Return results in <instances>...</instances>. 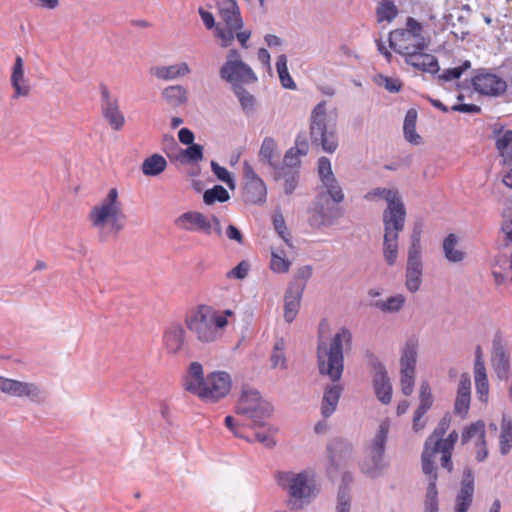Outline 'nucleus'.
<instances>
[{"mask_svg":"<svg viewBox=\"0 0 512 512\" xmlns=\"http://www.w3.org/2000/svg\"><path fill=\"white\" fill-rule=\"evenodd\" d=\"M317 171L321 185L311 210L310 219L316 225H329L332 223L335 215L333 206L325 197L328 196L334 203L339 204L344 200L345 195L327 157L319 158Z\"/></svg>","mask_w":512,"mask_h":512,"instance_id":"nucleus-4","label":"nucleus"},{"mask_svg":"<svg viewBox=\"0 0 512 512\" xmlns=\"http://www.w3.org/2000/svg\"><path fill=\"white\" fill-rule=\"evenodd\" d=\"M399 14V9L392 0H381L376 8L379 23H391Z\"/></svg>","mask_w":512,"mask_h":512,"instance_id":"nucleus-39","label":"nucleus"},{"mask_svg":"<svg viewBox=\"0 0 512 512\" xmlns=\"http://www.w3.org/2000/svg\"><path fill=\"white\" fill-rule=\"evenodd\" d=\"M220 22L233 28H242L243 20L236 0H221L218 3Z\"/></svg>","mask_w":512,"mask_h":512,"instance_id":"nucleus-28","label":"nucleus"},{"mask_svg":"<svg viewBox=\"0 0 512 512\" xmlns=\"http://www.w3.org/2000/svg\"><path fill=\"white\" fill-rule=\"evenodd\" d=\"M229 198L228 191L221 185H215L213 188L206 190L203 194V201L206 205H211L215 202H226Z\"/></svg>","mask_w":512,"mask_h":512,"instance_id":"nucleus-47","label":"nucleus"},{"mask_svg":"<svg viewBox=\"0 0 512 512\" xmlns=\"http://www.w3.org/2000/svg\"><path fill=\"white\" fill-rule=\"evenodd\" d=\"M303 287H289L284 296V318L286 322L291 323L297 316Z\"/></svg>","mask_w":512,"mask_h":512,"instance_id":"nucleus-31","label":"nucleus"},{"mask_svg":"<svg viewBox=\"0 0 512 512\" xmlns=\"http://www.w3.org/2000/svg\"><path fill=\"white\" fill-rule=\"evenodd\" d=\"M373 385L377 398L383 404H388L392 399V385L386 369L381 363H376L373 366Z\"/></svg>","mask_w":512,"mask_h":512,"instance_id":"nucleus-24","label":"nucleus"},{"mask_svg":"<svg viewBox=\"0 0 512 512\" xmlns=\"http://www.w3.org/2000/svg\"><path fill=\"white\" fill-rule=\"evenodd\" d=\"M101 109L104 118L108 121L112 129L119 131L125 124V117L120 111L119 103L116 98H112L106 86L101 87Z\"/></svg>","mask_w":512,"mask_h":512,"instance_id":"nucleus-18","label":"nucleus"},{"mask_svg":"<svg viewBox=\"0 0 512 512\" xmlns=\"http://www.w3.org/2000/svg\"><path fill=\"white\" fill-rule=\"evenodd\" d=\"M382 252L387 265L396 264L399 254V234L384 232Z\"/></svg>","mask_w":512,"mask_h":512,"instance_id":"nucleus-33","label":"nucleus"},{"mask_svg":"<svg viewBox=\"0 0 512 512\" xmlns=\"http://www.w3.org/2000/svg\"><path fill=\"white\" fill-rule=\"evenodd\" d=\"M501 233L505 244L512 245V218L503 221L501 226Z\"/></svg>","mask_w":512,"mask_h":512,"instance_id":"nucleus-64","label":"nucleus"},{"mask_svg":"<svg viewBox=\"0 0 512 512\" xmlns=\"http://www.w3.org/2000/svg\"><path fill=\"white\" fill-rule=\"evenodd\" d=\"M416 372L400 370V384L402 393L409 396L414 389Z\"/></svg>","mask_w":512,"mask_h":512,"instance_id":"nucleus-55","label":"nucleus"},{"mask_svg":"<svg viewBox=\"0 0 512 512\" xmlns=\"http://www.w3.org/2000/svg\"><path fill=\"white\" fill-rule=\"evenodd\" d=\"M182 156L190 163H198L203 159V147L200 144H192L182 151Z\"/></svg>","mask_w":512,"mask_h":512,"instance_id":"nucleus-56","label":"nucleus"},{"mask_svg":"<svg viewBox=\"0 0 512 512\" xmlns=\"http://www.w3.org/2000/svg\"><path fill=\"white\" fill-rule=\"evenodd\" d=\"M406 303V297L403 294H396L384 300L373 302L372 306L384 313L399 312Z\"/></svg>","mask_w":512,"mask_h":512,"instance_id":"nucleus-36","label":"nucleus"},{"mask_svg":"<svg viewBox=\"0 0 512 512\" xmlns=\"http://www.w3.org/2000/svg\"><path fill=\"white\" fill-rule=\"evenodd\" d=\"M225 425L235 437L243 438L248 442L252 441L245 432L247 428H251V423L246 418L226 416Z\"/></svg>","mask_w":512,"mask_h":512,"instance_id":"nucleus-40","label":"nucleus"},{"mask_svg":"<svg viewBox=\"0 0 512 512\" xmlns=\"http://www.w3.org/2000/svg\"><path fill=\"white\" fill-rule=\"evenodd\" d=\"M211 169L214 173V175L222 182H225L230 189L235 188V181L232 178L229 171L225 168L220 166L217 162L211 161Z\"/></svg>","mask_w":512,"mask_h":512,"instance_id":"nucleus-54","label":"nucleus"},{"mask_svg":"<svg viewBox=\"0 0 512 512\" xmlns=\"http://www.w3.org/2000/svg\"><path fill=\"white\" fill-rule=\"evenodd\" d=\"M422 470L428 477V487L426 493L425 511L426 512H438V491L436 482L438 475L435 471L434 460L428 459V453L422 455Z\"/></svg>","mask_w":512,"mask_h":512,"instance_id":"nucleus-20","label":"nucleus"},{"mask_svg":"<svg viewBox=\"0 0 512 512\" xmlns=\"http://www.w3.org/2000/svg\"><path fill=\"white\" fill-rule=\"evenodd\" d=\"M491 364L500 380H508L510 376V357L508 350L500 339H495L493 341Z\"/></svg>","mask_w":512,"mask_h":512,"instance_id":"nucleus-21","label":"nucleus"},{"mask_svg":"<svg viewBox=\"0 0 512 512\" xmlns=\"http://www.w3.org/2000/svg\"><path fill=\"white\" fill-rule=\"evenodd\" d=\"M458 238L455 234H449L443 241V251L445 258L449 262L457 263L461 262L464 257L465 253L458 249Z\"/></svg>","mask_w":512,"mask_h":512,"instance_id":"nucleus-37","label":"nucleus"},{"mask_svg":"<svg viewBox=\"0 0 512 512\" xmlns=\"http://www.w3.org/2000/svg\"><path fill=\"white\" fill-rule=\"evenodd\" d=\"M88 220L101 241L118 236L125 227L126 215L117 188L109 189L107 195L91 208Z\"/></svg>","mask_w":512,"mask_h":512,"instance_id":"nucleus-5","label":"nucleus"},{"mask_svg":"<svg viewBox=\"0 0 512 512\" xmlns=\"http://www.w3.org/2000/svg\"><path fill=\"white\" fill-rule=\"evenodd\" d=\"M275 479L278 485L287 492L291 509H302L318 494L313 474L310 471H281L276 473Z\"/></svg>","mask_w":512,"mask_h":512,"instance_id":"nucleus-7","label":"nucleus"},{"mask_svg":"<svg viewBox=\"0 0 512 512\" xmlns=\"http://www.w3.org/2000/svg\"><path fill=\"white\" fill-rule=\"evenodd\" d=\"M234 92L241 104L242 109L246 113H251L254 110L255 99L246 89L241 85L234 87Z\"/></svg>","mask_w":512,"mask_h":512,"instance_id":"nucleus-49","label":"nucleus"},{"mask_svg":"<svg viewBox=\"0 0 512 512\" xmlns=\"http://www.w3.org/2000/svg\"><path fill=\"white\" fill-rule=\"evenodd\" d=\"M271 413V404L264 400L257 390L252 388L242 390L236 406V415L246 418L251 423V429L265 427Z\"/></svg>","mask_w":512,"mask_h":512,"instance_id":"nucleus-9","label":"nucleus"},{"mask_svg":"<svg viewBox=\"0 0 512 512\" xmlns=\"http://www.w3.org/2000/svg\"><path fill=\"white\" fill-rule=\"evenodd\" d=\"M458 440V433L456 431H452L446 439L436 440L434 442V447H432V460L438 454L439 449H449L453 450L454 445Z\"/></svg>","mask_w":512,"mask_h":512,"instance_id":"nucleus-53","label":"nucleus"},{"mask_svg":"<svg viewBox=\"0 0 512 512\" xmlns=\"http://www.w3.org/2000/svg\"><path fill=\"white\" fill-rule=\"evenodd\" d=\"M0 391L11 397L26 398L33 403H42L46 400L45 392L34 382L0 376Z\"/></svg>","mask_w":512,"mask_h":512,"instance_id":"nucleus-14","label":"nucleus"},{"mask_svg":"<svg viewBox=\"0 0 512 512\" xmlns=\"http://www.w3.org/2000/svg\"><path fill=\"white\" fill-rule=\"evenodd\" d=\"M476 393L482 402L488 401L489 383L487 377L475 378Z\"/></svg>","mask_w":512,"mask_h":512,"instance_id":"nucleus-61","label":"nucleus"},{"mask_svg":"<svg viewBox=\"0 0 512 512\" xmlns=\"http://www.w3.org/2000/svg\"><path fill=\"white\" fill-rule=\"evenodd\" d=\"M219 73L220 77L233 87L257 81L255 73L241 60V55L236 49L229 50L226 62L221 66Z\"/></svg>","mask_w":512,"mask_h":512,"instance_id":"nucleus-13","label":"nucleus"},{"mask_svg":"<svg viewBox=\"0 0 512 512\" xmlns=\"http://www.w3.org/2000/svg\"><path fill=\"white\" fill-rule=\"evenodd\" d=\"M471 67L470 61L466 60L462 63V65L454 68H449L443 71L442 74L439 75V79L443 81H452L455 79H459L461 75Z\"/></svg>","mask_w":512,"mask_h":512,"instance_id":"nucleus-52","label":"nucleus"},{"mask_svg":"<svg viewBox=\"0 0 512 512\" xmlns=\"http://www.w3.org/2000/svg\"><path fill=\"white\" fill-rule=\"evenodd\" d=\"M342 390V386L336 382L325 388L321 402V414L324 418L330 417L336 411Z\"/></svg>","mask_w":512,"mask_h":512,"instance_id":"nucleus-30","label":"nucleus"},{"mask_svg":"<svg viewBox=\"0 0 512 512\" xmlns=\"http://www.w3.org/2000/svg\"><path fill=\"white\" fill-rule=\"evenodd\" d=\"M419 343L415 338L407 339L400 348V370L416 372Z\"/></svg>","mask_w":512,"mask_h":512,"instance_id":"nucleus-29","label":"nucleus"},{"mask_svg":"<svg viewBox=\"0 0 512 512\" xmlns=\"http://www.w3.org/2000/svg\"><path fill=\"white\" fill-rule=\"evenodd\" d=\"M350 502L348 492L340 490L337 498L336 512H350Z\"/></svg>","mask_w":512,"mask_h":512,"instance_id":"nucleus-62","label":"nucleus"},{"mask_svg":"<svg viewBox=\"0 0 512 512\" xmlns=\"http://www.w3.org/2000/svg\"><path fill=\"white\" fill-rule=\"evenodd\" d=\"M416 121V110H408L404 119L403 129L406 140L412 144H419L421 139L420 136L416 133Z\"/></svg>","mask_w":512,"mask_h":512,"instance_id":"nucleus-41","label":"nucleus"},{"mask_svg":"<svg viewBox=\"0 0 512 512\" xmlns=\"http://www.w3.org/2000/svg\"><path fill=\"white\" fill-rule=\"evenodd\" d=\"M474 494V475L471 469L463 471L461 487L456 497V512H467Z\"/></svg>","mask_w":512,"mask_h":512,"instance_id":"nucleus-25","label":"nucleus"},{"mask_svg":"<svg viewBox=\"0 0 512 512\" xmlns=\"http://www.w3.org/2000/svg\"><path fill=\"white\" fill-rule=\"evenodd\" d=\"M249 269L250 266L248 262L241 261L238 265H236L234 268H232L226 273V277L228 279L243 280L247 277Z\"/></svg>","mask_w":512,"mask_h":512,"instance_id":"nucleus-58","label":"nucleus"},{"mask_svg":"<svg viewBox=\"0 0 512 512\" xmlns=\"http://www.w3.org/2000/svg\"><path fill=\"white\" fill-rule=\"evenodd\" d=\"M390 47L405 59V62L414 68L436 74L439 72L438 60L426 52L431 39L422 24L409 17L403 29H396L389 34Z\"/></svg>","mask_w":512,"mask_h":512,"instance_id":"nucleus-1","label":"nucleus"},{"mask_svg":"<svg viewBox=\"0 0 512 512\" xmlns=\"http://www.w3.org/2000/svg\"><path fill=\"white\" fill-rule=\"evenodd\" d=\"M310 139L327 153H333L338 147L336 125L329 120L326 102H319L310 115Z\"/></svg>","mask_w":512,"mask_h":512,"instance_id":"nucleus-8","label":"nucleus"},{"mask_svg":"<svg viewBox=\"0 0 512 512\" xmlns=\"http://www.w3.org/2000/svg\"><path fill=\"white\" fill-rule=\"evenodd\" d=\"M276 69L282 86L287 89H295L296 84L289 74L286 55L282 54L278 56L276 62Z\"/></svg>","mask_w":512,"mask_h":512,"instance_id":"nucleus-46","label":"nucleus"},{"mask_svg":"<svg viewBox=\"0 0 512 512\" xmlns=\"http://www.w3.org/2000/svg\"><path fill=\"white\" fill-rule=\"evenodd\" d=\"M471 83L476 92L488 97H497L507 89V83L502 77L485 69L478 70Z\"/></svg>","mask_w":512,"mask_h":512,"instance_id":"nucleus-15","label":"nucleus"},{"mask_svg":"<svg viewBox=\"0 0 512 512\" xmlns=\"http://www.w3.org/2000/svg\"><path fill=\"white\" fill-rule=\"evenodd\" d=\"M260 161L268 164L273 169L277 168L279 154L276 141L271 137H265L259 150Z\"/></svg>","mask_w":512,"mask_h":512,"instance_id":"nucleus-34","label":"nucleus"},{"mask_svg":"<svg viewBox=\"0 0 512 512\" xmlns=\"http://www.w3.org/2000/svg\"><path fill=\"white\" fill-rule=\"evenodd\" d=\"M421 234L422 225L415 224L410 235L405 270V287L411 293L419 291L422 285L423 263L421 258Z\"/></svg>","mask_w":512,"mask_h":512,"instance_id":"nucleus-10","label":"nucleus"},{"mask_svg":"<svg viewBox=\"0 0 512 512\" xmlns=\"http://www.w3.org/2000/svg\"><path fill=\"white\" fill-rule=\"evenodd\" d=\"M11 86L14 90L13 99L27 97L30 94L31 86L25 76V64L21 56H16L10 76Z\"/></svg>","mask_w":512,"mask_h":512,"instance_id":"nucleus-22","label":"nucleus"},{"mask_svg":"<svg viewBox=\"0 0 512 512\" xmlns=\"http://www.w3.org/2000/svg\"><path fill=\"white\" fill-rule=\"evenodd\" d=\"M512 144V130H504L497 136L496 147L500 154L504 155V150Z\"/></svg>","mask_w":512,"mask_h":512,"instance_id":"nucleus-60","label":"nucleus"},{"mask_svg":"<svg viewBox=\"0 0 512 512\" xmlns=\"http://www.w3.org/2000/svg\"><path fill=\"white\" fill-rule=\"evenodd\" d=\"M226 237L231 240L235 241L238 244H243L244 238L241 233V231L234 225L230 224L227 226L225 231Z\"/></svg>","mask_w":512,"mask_h":512,"instance_id":"nucleus-63","label":"nucleus"},{"mask_svg":"<svg viewBox=\"0 0 512 512\" xmlns=\"http://www.w3.org/2000/svg\"><path fill=\"white\" fill-rule=\"evenodd\" d=\"M185 345V330L179 323L166 327L163 334V346L170 355H178Z\"/></svg>","mask_w":512,"mask_h":512,"instance_id":"nucleus-23","label":"nucleus"},{"mask_svg":"<svg viewBox=\"0 0 512 512\" xmlns=\"http://www.w3.org/2000/svg\"><path fill=\"white\" fill-rule=\"evenodd\" d=\"M291 262L285 257L282 251L271 252L270 269L274 273L285 274L289 271Z\"/></svg>","mask_w":512,"mask_h":512,"instance_id":"nucleus-48","label":"nucleus"},{"mask_svg":"<svg viewBox=\"0 0 512 512\" xmlns=\"http://www.w3.org/2000/svg\"><path fill=\"white\" fill-rule=\"evenodd\" d=\"M471 401V379L468 374L460 376L457 395L454 403V413L461 418H465L468 414Z\"/></svg>","mask_w":512,"mask_h":512,"instance_id":"nucleus-26","label":"nucleus"},{"mask_svg":"<svg viewBox=\"0 0 512 512\" xmlns=\"http://www.w3.org/2000/svg\"><path fill=\"white\" fill-rule=\"evenodd\" d=\"M231 309L218 310L211 305L201 304L185 318V325L193 337L202 344H211L222 338L228 318L234 316Z\"/></svg>","mask_w":512,"mask_h":512,"instance_id":"nucleus-2","label":"nucleus"},{"mask_svg":"<svg viewBox=\"0 0 512 512\" xmlns=\"http://www.w3.org/2000/svg\"><path fill=\"white\" fill-rule=\"evenodd\" d=\"M274 430L271 427H268L262 431L255 432V440L265 447L271 448L275 445V440L273 438Z\"/></svg>","mask_w":512,"mask_h":512,"instance_id":"nucleus-59","label":"nucleus"},{"mask_svg":"<svg viewBox=\"0 0 512 512\" xmlns=\"http://www.w3.org/2000/svg\"><path fill=\"white\" fill-rule=\"evenodd\" d=\"M166 167V159L160 154H153L143 160L141 171L145 176L155 177L164 172Z\"/></svg>","mask_w":512,"mask_h":512,"instance_id":"nucleus-35","label":"nucleus"},{"mask_svg":"<svg viewBox=\"0 0 512 512\" xmlns=\"http://www.w3.org/2000/svg\"><path fill=\"white\" fill-rule=\"evenodd\" d=\"M473 441L476 448V459L479 462L484 461L488 456V450L485 440V423L478 420L464 429L461 436L462 444Z\"/></svg>","mask_w":512,"mask_h":512,"instance_id":"nucleus-19","label":"nucleus"},{"mask_svg":"<svg viewBox=\"0 0 512 512\" xmlns=\"http://www.w3.org/2000/svg\"><path fill=\"white\" fill-rule=\"evenodd\" d=\"M499 436V448L502 455H506L512 448V419L503 415Z\"/></svg>","mask_w":512,"mask_h":512,"instance_id":"nucleus-38","label":"nucleus"},{"mask_svg":"<svg viewBox=\"0 0 512 512\" xmlns=\"http://www.w3.org/2000/svg\"><path fill=\"white\" fill-rule=\"evenodd\" d=\"M406 208L401 198L389 203L383 211L384 232L400 234L405 226Z\"/></svg>","mask_w":512,"mask_h":512,"instance_id":"nucleus-17","label":"nucleus"},{"mask_svg":"<svg viewBox=\"0 0 512 512\" xmlns=\"http://www.w3.org/2000/svg\"><path fill=\"white\" fill-rule=\"evenodd\" d=\"M273 225H274V228L276 230V232L278 233V235L289 245L291 246V243H290V234L287 230V227H286V224H285V220H284V217L281 213H276L273 217Z\"/></svg>","mask_w":512,"mask_h":512,"instance_id":"nucleus-57","label":"nucleus"},{"mask_svg":"<svg viewBox=\"0 0 512 512\" xmlns=\"http://www.w3.org/2000/svg\"><path fill=\"white\" fill-rule=\"evenodd\" d=\"M448 428H449V420L446 418H443L439 422L438 426L435 428L433 433L427 438L422 455H425L426 453H428V459L432 460V447H434V442L436 440H442V437L447 432Z\"/></svg>","mask_w":512,"mask_h":512,"instance_id":"nucleus-42","label":"nucleus"},{"mask_svg":"<svg viewBox=\"0 0 512 512\" xmlns=\"http://www.w3.org/2000/svg\"><path fill=\"white\" fill-rule=\"evenodd\" d=\"M183 385L186 391L199 397L202 401L215 403L229 394L232 379L230 374L225 371H214L204 376L202 365L192 362Z\"/></svg>","mask_w":512,"mask_h":512,"instance_id":"nucleus-3","label":"nucleus"},{"mask_svg":"<svg viewBox=\"0 0 512 512\" xmlns=\"http://www.w3.org/2000/svg\"><path fill=\"white\" fill-rule=\"evenodd\" d=\"M174 225L181 231L205 236L215 234L221 237L223 234L221 221L217 216L205 215L195 210H189L177 216L174 219Z\"/></svg>","mask_w":512,"mask_h":512,"instance_id":"nucleus-11","label":"nucleus"},{"mask_svg":"<svg viewBox=\"0 0 512 512\" xmlns=\"http://www.w3.org/2000/svg\"><path fill=\"white\" fill-rule=\"evenodd\" d=\"M399 198L401 197L396 190L381 187L372 189L364 195V199L367 201H376L377 199H384L387 202V205L389 203L396 201V199Z\"/></svg>","mask_w":512,"mask_h":512,"instance_id":"nucleus-45","label":"nucleus"},{"mask_svg":"<svg viewBox=\"0 0 512 512\" xmlns=\"http://www.w3.org/2000/svg\"><path fill=\"white\" fill-rule=\"evenodd\" d=\"M162 99L172 107H180L188 102V91L180 85H170L161 91Z\"/></svg>","mask_w":512,"mask_h":512,"instance_id":"nucleus-32","label":"nucleus"},{"mask_svg":"<svg viewBox=\"0 0 512 512\" xmlns=\"http://www.w3.org/2000/svg\"><path fill=\"white\" fill-rule=\"evenodd\" d=\"M351 332L342 328L329 343L319 341L317 347V365L320 375L327 376L332 382H338L344 370V346L351 344Z\"/></svg>","mask_w":512,"mask_h":512,"instance_id":"nucleus-6","label":"nucleus"},{"mask_svg":"<svg viewBox=\"0 0 512 512\" xmlns=\"http://www.w3.org/2000/svg\"><path fill=\"white\" fill-rule=\"evenodd\" d=\"M419 400L420 404L417 409L423 412H427L431 408L433 403L432 392L428 382L424 381L421 383L419 391Z\"/></svg>","mask_w":512,"mask_h":512,"instance_id":"nucleus-50","label":"nucleus"},{"mask_svg":"<svg viewBox=\"0 0 512 512\" xmlns=\"http://www.w3.org/2000/svg\"><path fill=\"white\" fill-rule=\"evenodd\" d=\"M243 175L246 201L256 205L265 203L267 199L266 185L248 161L243 162Z\"/></svg>","mask_w":512,"mask_h":512,"instance_id":"nucleus-16","label":"nucleus"},{"mask_svg":"<svg viewBox=\"0 0 512 512\" xmlns=\"http://www.w3.org/2000/svg\"><path fill=\"white\" fill-rule=\"evenodd\" d=\"M285 342L283 339H278L274 343L273 351L270 356L271 366L274 369L285 370L287 368V360L285 357Z\"/></svg>","mask_w":512,"mask_h":512,"instance_id":"nucleus-43","label":"nucleus"},{"mask_svg":"<svg viewBox=\"0 0 512 512\" xmlns=\"http://www.w3.org/2000/svg\"><path fill=\"white\" fill-rule=\"evenodd\" d=\"M150 73L158 80L172 81L183 78L191 73V68L186 62H178L171 65L154 66Z\"/></svg>","mask_w":512,"mask_h":512,"instance_id":"nucleus-27","label":"nucleus"},{"mask_svg":"<svg viewBox=\"0 0 512 512\" xmlns=\"http://www.w3.org/2000/svg\"><path fill=\"white\" fill-rule=\"evenodd\" d=\"M390 429V421H381L378 431L367 450V456L362 463V471L370 477H377L386 467L384 459L385 444Z\"/></svg>","mask_w":512,"mask_h":512,"instance_id":"nucleus-12","label":"nucleus"},{"mask_svg":"<svg viewBox=\"0 0 512 512\" xmlns=\"http://www.w3.org/2000/svg\"><path fill=\"white\" fill-rule=\"evenodd\" d=\"M242 28H233L229 25L218 23L215 26V36L220 40V45L223 48L229 47L234 39L235 33Z\"/></svg>","mask_w":512,"mask_h":512,"instance_id":"nucleus-44","label":"nucleus"},{"mask_svg":"<svg viewBox=\"0 0 512 512\" xmlns=\"http://www.w3.org/2000/svg\"><path fill=\"white\" fill-rule=\"evenodd\" d=\"M308 145L306 142L297 143L295 148L289 149L285 154V162L288 166H294L298 162V156L306 155Z\"/></svg>","mask_w":512,"mask_h":512,"instance_id":"nucleus-51","label":"nucleus"}]
</instances>
